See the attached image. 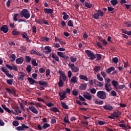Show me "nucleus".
<instances>
[{"label":"nucleus","instance_id":"1","mask_svg":"<svg viewBox=\"0 0 131 131\" xmlns=\"http://www.w3.org/2000/svg\"><path fill=\"white\" fill-rule=\"evenodd\" d=\"M20 16L21 18L24 17L26 19H29L30 18V13L28 10L24 9L20 12Z\"/></svg>","mask_w":131,"mask_h":131},{"label":"nucleus","instance_id":"2","mask_svg":"<svg viewBox=\"0 0 131 131\" xmlns=\"http://www.w3.org/2000/svg\"><path fill=\"white\" fill-rule=\"evenodd\" d=\"M97 97H98L99 99H101V100H106L107 98V96L106 95V92L103 91H98L97 93Z\"/></svg>","mask_w":131,"mask_h":131},{"label":"nucleus","instance_id":"3","mask_svg":"<svg viewBox=\"0 0 131 131\" xmlns=\"http://www.w3.org/2000/svg\"><path fill=\"white\" fill-rule=\"evenodd\" d=\"M85 53L86 54L88 55V57H89L90 60H95L96 59V56L95 55V53L94 52H92L90 50H86L85 51Z\"/></svg>","mask_w":131,"mask_h":131},{"label":"nucleus","instance_id":"4","mask_svg":"<svg viewBox=\"0 0 131 131\" xmlns=\"http://www.w3.org/2000/svg\"><path fill=\"white\" fill-rule=\"evenodd\" d=\"M6 90L9 95H12L13 94L14 97L17 96V92L15 88H12L11 90L9 88H6Z\"/></svg>","mask_w":131,"mask_h":131},{"label":"nucleus","instance_id":"5","mask_svg":"<svg viewBox=\"0 0 131 131\" xmlns=\"http://www.w3.org/2000/svg\"><path fill=\"white\" fill-rule=\"evenodd\" d=\"M68 66L69 67H70L72 72L77 73L78 71H79V68H78V67H75L74 63H69Z\"/></svg>","mask_w":131,"mask_h":131},{"label":"nucleus","instance_id":"6","mask_svg":"<svg viewBox=\"0 0 131 131\" xmlns=\"http://www.w3.org/2000/svg\"><path fill=\"white\" fill-rule=\"evenodd\" d=\"M103 109L106 110V111H112L114 107L111 105V104H107L103 105Z\"/></svg>","mask_w":131,"mask_h":131},{"label":"nucleus","instance_id":"7","mask_svg":"<svg viewBox=\"0 0 131 131\" xmlns=\"http://www.w3.org/2000/svg\"><path fill=\"white\" fill-rule=\"evenodd\" d=\"M1 70H2V72H4V73H5V74H6V75L8 77H9L10 78H13V77H14V76H13V75H12L11 74L9 73V71H7L6 70V69H5V68L2 67L1 68Z\"/></svg>","mask_w":131,"mask_h":131},{"label":"nucleus","instance_id":"8","mask_svg":"<svg viewBox=\"0 0 131 131\" xmlns=\"http://www.w3.org/2000/svg\"><path fill=\"white\" fill-rule=\"evenodd\" d=\"M25 128H29V127L25 125V124H21V126H19L16 128V130L22 131L24 130Z\"/></svg>","mask_w":131,"mask_h":131},{"label":"nucleus","instance_id":"9","mask_svg":"<svg viewBox=\"0 0 131 131\" xmlns=\"http://www.w3.org/2000/svg\"><path fill=\"white\" fill-rule=\"evenodd\" d=\"M26 76V74L23 72H19L18 73V76L17 77V79L18 80H24V77Z\"/></svg>","mask_w":131,"mask_h":131},{"label":"nucleus","instance_id":"10","mask_svg":"<svg viewBox=\"0 0 131 131\" xmlns=\"http://www.w3.org/2000/svg\"><path fill=\"white\" fill-rule=\"evenodd\" d=\"M83 96L86 100H89V101H91V100H92V95H91V93L89 92H86L85 93H84L83 95Z\"/></svg>","mask_w":131,"mask_h":131},{"label":"nucleus","instance_id":"11","mask_svg":"<svg viewBox=\"0 0 131 131\" xmlns=\"http://www.w3.org/2000/svg\"><path fill=\"white\" fill-rule=\"evenodd\" d=\"M114 114H112V116H114L115 117H116V118H118L119 117L120 115H121V112L118 110L117 111H115L113 112Z\"/></svg>","mask_w":131,"mask_h":131},{"label":"nucleus","instance_id":"12","mask_svg":"<svg viewBox=\"0 0 131 131\" xmlns=\"http://www.w3.org/2000/svg\"><path fill=\"white\" fill-rule=\"evenodd\" d=\"M0 30L4 32V33H7L9 31V28L7 25H3L1 27Z\"/></svg>","mask_w":131,"mask_h":131},{"label":"nucleus","instance_id":"13","mask_svg":"<svg viewBox=\"0 0 131 131\" xmlns=\"http://www.w3.org/2000/svg\"><path fill=\"white\" fill-rule=\"evenodd\" d=\"M29 108L30 109V111H31L33 113H34L35 114H37L38 113V111H37L36 107L33 106H29Z\"/></svg>","mask_w":131,"mask_h":131},{"label":"nucleus","instance_id":"14","mask_svg":"<svg viewBox=\"0 0 131 131\" xmlns=\"http://www.w3.org/2000/svg\"><path fill=\"white\" fill-rule=\"evenodd\" d=\"M105 90L106 91V92H111V91H112V87H111V84H105L104 85Z\"/></svg>","mask_w":131,"mask_h":131},{"label":"nucleus","instance_id":"15","mask_svg":"<svg viewBox=\"0 0 131 131\" xmlns=\"http://www.w3.org/2000/svg\"><path fill=\"white\" fill-rule=\"evenodd\" d=\"M44 50L46 51H43V53H45L46 55H48L49 53H51V52H52V48H51L50 46H46Z\"/></svg>","mask_w":131,"mask_h":131},{"label":"nucleus","instance_id":"16","mask_svg":"<svg viewBox=\"0 0 131 131\" xmlns=\"http://www.w3.org/2000/svg\"><path fill=\"white\" fill-rule=\"evenodd\" d=\"M27 79L29 82L30 84L33 85L34 83H38V82L35 81L34 79H33L32 78L28 77Z\"/></svg>","mask_w":131,"mask_h":131},{"label":"nucleus","instance_id":"17","mask_svg":"<svg viewBox=\"0 0 131 131\" xmlns=\"http://www.w3.org/2000/svg\"><path fill=\"white\" fill-rule=\"evenodd\" d=\"M54 10L51 8H44V13L46 14H53Z\"/></svg>","mask_w":131,"mask_h":131},{"label":"nucleus","instance_id":"18","mask_svg":"<svg viewBox=\"0 0 131 131\" xmlns=\"http://www.w3.org/2000/svg\"><path fill=\"white\" fill-rule=\"evenodd\" d=\"M24 62V58L23 57H20L16 59V64H22Z\"/></svg>","mask_w":131,"mask_h":131},{"label":"nucleus","instance_id":"19","mask_svg":"<svg viewBox=\"0 0 131 131\" xmlns=\"http://www.w3.org/2000/svg\"><path fill=\"white\" fill-rule=\"evenodd\" d=\"M58 94L60 96V101H62V100H64V99L66 98V93L59 92Z\"/></svg>","mask_w":131,"mask_h":131},{"label":"nucleus","instance_id":"20","mask_svg":"<svg viewBox=\"0 0 131 131\" xmlns=\"http://www.w3.org/2000/svg\"><path fill=\"white\" fill-rule=\"evenodd\" d=\"M87 85H88V84L86 83H81L80 86H79L80 90L81 91H83L84 90H86Z\"/></svg>","mask_w":131,"mask_h":131},{"label":"nucleus","instance_id":"21","mask_svg":"<svg viewBox=\"0 0 131 131\" xmlns=\"http://www.w3.org/2000/svg\"><path fill=\"white\" fill-rule=\"evenodd\" d=\"M59 79H61V80H62V81L65 82V81H66V80L67 79V77H66V75H65V74L62 73L59 76Z\"/></svg>","mask_w":131,"mask_h":131},{"label":"nucleus","instance_id":"22","mask_svg":"<svg viewBox=\"0 0 131 131\" xmlns=\"http://www.w3.org/2000/svg\"><path fill=\"white\" fill-rule=\"evenodd\" d=\"M79 77L80 79H83V80H85V81H89V78L85 75H80L79 76Z\"/></svg>","mask_w":131,"mask_h":131},{"label":"nucleus","instance_id":"23","mask_svg":"<svg viewBox=\"0 0 131 131\" xmlns=\"http://www.w3.org/2000/svg\"><path fill=\"white\" fill-rule=\"evenodd\" d=\"M52 59H55V61H57V62H60V59L59 58V57L57 56V55L54 54V53H52Z\"/></svg>","mask_w":131,"mask_h":131},{"label":"nucleus","instance_id":"24","mask_svg":"<svg viewBox=\"0 0 131 131\" xmlns=\"http://www.w3.org/2000/svg\"><path fill=\"white\" fill-rule=\"evenodd\" d=\"M20 33H21L20 32L16 31L15 29L13 30L12 31V34L14 36H17V35H19V34H20Z\"/></svg>","mask_w":131,"mask_h":131},{"label":"nucleus","instance_id":"25","mask_svg":"<svg viewBox=\"0 0 131 131\" xmlns=\"http://www.w3.org/2000/svg\"><path fill=\"white\" fill-rule=\"evenodd\" d=\"M38 83L40 84V85H41L42 86H47L48 85V82L44 81H39L38 82Z\"/></svg>","mask_w":131,"mask_h":131},{"label":"nucleus","instance_id":"26","mask_svg":"<svg viewBox=\"0 0 131 131\" xmlns=\"http://www.w3.org/2000/svg\"><path fill=\"white\" fill-rule=\"evenodd\" d=\"M100 15L98 13H95L92 14V17L94 19H96V20H98L100 18Z\"/></svg>","mask_w":131,"mask_h":131},{"label":"nucleus","instance_id":"27","mask_svg":"<svg viewBox=\"0 0 131 131\" xmlns=\"http://www.w3.org/2000/svg\"><path fill=\"white\" fill-rule=\"evenodd\" d=\"M122 33H124V34H127V35H130L131 36V31H127L124 29H122Z\"/></svg>","mask_w":131,"mask_h":131},{"label":"nucleus","instance_id":"28","mask_svg":"<svg viewBox=\"0 0 131 131\" xmlns=\"http://www.w3.org/2000/svg\"><path fill=\"white\" fill-rule=\"evenodd\" d=\"M115 70V68L114 67H111L110 68H108L107 70H106V72L108 74L111 73L112 71H114Z\"/></svg>","mask_w":131,"mask_h":131},{"label":"nucleus","instance_id":"29","mask_svg":"<svg viewBox=\"0 0 131 131\" xmlns=\"http://www.w3.org/2000/svg\"><path fill=\"white\" fill-rule=\"evenodd\" d=\"M62 15H63L62 17L63 20H66L68 19V18H69V15H68L65 12H62Z\"/></svg>","mask_w":131,"mask_h":131},{"label":"nucleus","instance_id":"30","mask_svg":"<svg viewBox=\"0 0 131 131\" xmlns=\"http://www.w3.org/2000/svg\"><path fill=\"white\" fill-rule=\"evenodd\" d=\"M61 106L63 109H66L67 110H68L69 109V106L66 104V103L65 102H61Z\"/></svg>","mask_w":131,"mask_h":131},{"label":"nucleus","instance_id":"31","mask_svg":"<svg viewBox=\"0 0 131 131\" xmlns=\"http://www.w3.org/2000/svg\"><path fill=\"white\" fill-rule=\"evenodd\" d=\"M97 58L96 60L97 61H100V60H101V59H102V55L100 54H98L96 53L95 54V58Z\"/></svg>","mask_w":131,"mask_h":131},{"label":"nucleus","instance_id":"32","mask_svg":"<svg viewBox=\"0 0 131 131\" xmlns=\"http://www.w3.org/2000/svg\"><path fill=\"white\" fill-rule=\"evenodd\" d=\"M96 77L97 79H98V80H99L100 81H103V80H104L103 77H101V75H100V74L99 73L97 74Z\"/></svg>","mask_w":131,"mask_h":131},{"label":"nucleus","instance_id":"33","mask_svg":"<svg viewBox=\"0 0 131 131\" xmlns=\"http://www.w3.org/2000/svg\"><path fill=\"white\" fill-rule=\"evenodd\" d=\"M85 6L86 7V8H88V9H91V8H93V4L89 2H85Z\"/></svg>","mask_w":131,"mask_h":131},{"label":"nucleus","instance_id":"34","mask_svg":"<svg viewBox=\"0 0 131 131\" xmlns=\"http://www.w3.org/2000/svg\"><path fill=\"white\" fill-rule=\"evenodd\" d=\"M111 4H112V5L113 6H116V5L118 4V1L117 0H111L110 1Z\"/></svg>","mask_w":131,"mask_h":131},{"label":"nucleus","instance_id":"35","mask_svg":"<svg viewBox=\"0 0 131 131\" xmlns=\"http://www.w3.org/2000/svg\"><path fill=\"white\" fill-rule=\"evenodd\" d=\"M70 81V82H72V83H75L77 82V80H76V77L74 76V77H72V78L71 79V80Z\"/></svg>","mask_w":131,"mask_h":131},{"label":"nucleus","instance_id":"36","mask_svg":"<svg viewBox=\"0 0 131 131\" xmlns=\"http://www.w3.org/2000/svg\"><path fill=\"white\" fill-rule=\"evenodd\" d=\"M101 70V67L100 66H96L94 68V71L95 72H99Z\"/></svg>","mask_w":131,"mask_h":131},{"label":"nucleus","instance_id":"37","mask_svg":"<svg viewBox=\"0 0 131 131\" xmlns=\"http://www.w3.org/2000/svg\"><path fill=\"white\" fill-rule=\"evenodd\" d=\"M64 82L63 80L59 79V82L58 83V86L59 88H62V86H63V85H64Z\"/></svg>","mask_w":131,"mask_h":131},{"label":"nucleus","instance_id":"38","mask_svg":"<svg viewBox=\"0 0 131 131\" xmlns=\"http://www.w3.org/2000/svg\"><path fill=\"white\" fill-rule=\"evenodd\" d=\"M25 60L26 62L29 63V62H30V61H31V57L29 56H26L25 57Z\"/></svg>","mask_w":131,"mask_h":131},{"label":"nucleus","instance_id":"39","mask_svg":"<svg viewBox=\"0 0 131 131\" xmlns=\"http://www.w3.org/2000/svg\"><path fill=\"white\" fill-rule=\"evenodd\" d=\"M50 111H52L53 112H60L59 109H58V108H57L56 107H53L52 108H51Z\"/></svg>","mask_w":131,"mask_h":131},{"label":"nucleus","instance_id":"40","mask_svg":"<svg viewBox=\"0 0 131 131\" xmlns=\"http://www.w3.org/2000/svg\"><path fill=\"white\" fill-rule=\"evenodd\" d=\"M10 58H11V59H10V62H14L15 60H16V55L15 54H11Z\"/></svg>","mask_w":131,"mask_h":131},{"label":"nucleus","instance_id":"41","mask_svg":"<svg viewBox=\"0 0 131 131\" xmlns=\"http://www.w3.org/2000/svg\"><path fill=\"white\" fill-rule=\"evenodd\" d=\"M57 54L58 56L60 57V58H65V55H64V53H63V52L58 51L57 52Z\"/></svg>","mask_w":131,"mask_h":131},{"label":"nucleus","instance_id":"42","mask_svg":"<svg viewBox=\"0 0 131 131\" xmlns=\"http://www.w3.org/2000/svg\"><path fill=\"white\" fill-rule=\"evenodd\" d=\"M112 83L113 85L114 86V88H115V89L117 88V86L118 85V82H117V81L115 80H113Z\"/></svg>","mask_w":131,"mask_h":131},{"label":"nucleus","instance_id":"43","mask_svg":"<svg viewBox=\"0 0 131 131\" xmlns=\"http://www.w3.org/2000/svg\"><path fill=\"white\" fill-rule=\"evenodd\" d=\"M118 61H119V59L117 57H114L112 58V62L115 64H117Z\"/></svg>","mask_w":131,"mask_h":131},{"label":"nucleus","instance_id":"44","mask_svg":"<svg viewBox=\"0 0 131 131\" xmlns=\"http://www.w3.org/2000/svg\"><path fill=\"white\" fill-rule=\"evenodd\" d=\"M70 58L71 62H72V63H75V62H76V61H77V58H75L73 56H71L70 57Z\"/></svg>","mask_w":131,"mask_h":131},{"label":"nucleus","instance_id":"45","mask_svg":"<svg viewBox=\"0 0 131 131\" xmlns=\"http://www.w3.org/2000/svg\"><path fill=\"white\" fill-rule=\"evenodd\" d=\"M50 126L51 125H50V124L44 123L42 127V128H43V129H46V128H48V127H50Z\"/></svg>","mask_w":131,"mask_h":131},{"label":"nucleus","instance_id":"46","mask_svg":"<svg viewBox=\"0 0 131 131\" xmlns=\"http://www.w3.org/2000/svg\"><path fill=\"white\" fill-rule=\"evenodd\" d=\"M68 26L70 27H73V23L72 22V20H69L68 21Z\"/></svg>","mask_w":131,"mask_h":131},{"label":"nucleus","instance_id":"47","mask_svg":"<svg viewBox=\"0 0 131 131\" xmlns=\"http://www.w3.org/2000/svg\"><path fill=\"white\" fill-rule=\"evenodd\" d=\"M34 106H35V107H37L42 108V106L41 105V104H40V103H39V102H36L34 104Z\"/></svg>","mask_w":131,"mask_h":131},{"label":"nucleus","instance_id":"48","mask_svg":"<svg viewBox=\"0 0 131 131\" xmlns=\"http://www.w3.org/2000/svg\"><path fill=\"white\" fill-rule=\"evenodd\" d=\"M104 86V82H102L100 81L97 82V86H99V88H102Z\"/></svg>","mask_w":131,"mask_h":131},{"label":"nucleus","instance_id":"49","mask_svg":"<svg viewBox=\"0 0 131 131\" xmlns=\"http://www.w3.org/2000/svg\"><path fill=\"white\" fill-rule=\"evenodd\" d=\"M12 124L14 126H18V125H19V122L16 120L13 121L12 122Z\"/></svg>","mask_w":131,"mask_h":131},{"label":"nucleus","instance_id":"50","mask_svg":"<svg viewBox=\"0 0 131 131\" xmlns=\"http://www.w3.org/2000/svg\"><path fill=\"white\" fill-rule=\"evenodd\" d=\"M97 14H99L101 17H103V16H104V13L101 10H97Z\"/></svg>","mask_w":131,"mask_h":131},{"label":"nucleus","instance_id":"51","mask_svg":"<svg viewBox=\"0 0 131 131\" xmlns=\"http://www.w3.org/2000/svg\"><path fill=\"white\" fill-rule=\"evenodd\" d=\"M111 94L113 97H116V96H117V93L114 90H112L111 92Z\"/></svg>","mask_w":131,"mask_h":131},{"label":"nucleus","instance_id":"52","mask_svg":"<svg viewBox=\"0 0 131 131\" xmlns=\"http://www.w3.org/2000/svg\"><path fill=\"white\" fill-rule=\"evenodd\" d=\"M5 110V111L8 112V113H13V114H15V113L13 111H11L8 107H6Z\"/></svg>","mask_w":131,"mask_h":131},{"label":"nucleus","instance_id":"53","mask_svg":"<svg viewBox=\"0 0 131 131\" xmlns=\"http://www.w3.org/2000/svg\"><path fill=\"white\" fill-rule=\"evenodd\" d=\"M7 83L9 84L10 85H12L13 84V80L12 79H7Z\"/></svg>","mask_w":131,"mask_h":131},{"label":"nucleus","instance_id":"54","mask_svg":"<svg viewBox=\"0 0 131 131\" xmlns=\"http://www.w3.org/2000/svg\"><path fill=\"white\" fill-rule=\"evenodd\" d=\"M18 16H19L18 14H14L13 16V20L15 21V22L18 21V18H17V17H18Z\"/></svg>","mask_w":131,"mask_h":131},{"label":"nucleus","instance_id":"55","mask_svg":"<svg viewBox=\"0 0 131 131\" xmlns=\"http://www.w3.org/2000/svg\"><path fill=\"white\" fill-rule=\"evenodd\" d=\"M46 71V70L43 68H40L39 69V72L40 73L42 74L44 73V72Z\"/></svg>","mask_w":131,"mask_h":131},{"label":"nucleus","instance_id":"56","mask_svg":"<svg viewBox=\"0 0 131 131\" xmlns=\"http://www.w3.org/2000/svg\"><path fill=\"white\" fill-rule=\"evenodd\" d=\"M96 92H97V90H96V89L95 88L90 89V93H91V94H96Z\"/></svg>","mask_w":131,"mask_h":131},{"label":"nucleus","instance_id":"57","mask_svg":"<svg viewBox=\"0 0 131 131\" xmlns=\"http://www.w3.org/2000/svg\"><path fill=\"white\" fill-rule=\"evenodd\" d=\"M15 119L16 120H24V118H23V117H18V116H16L15 118Z\"/></svg>","mask_w":131,"mask_h":131},{"label":"nucleus","instance_id":"58","mask_svg":"<svg viewBox=\"0 0 131 131\" xmlns=\"http://www.w3.org/2000/svg\"><path fill=\"white\" fill-rule=\"evenodd\" d=\"M32 64L33 66H37V63H36V60L35 59L32 60Z\"/></svg>","mask_w":131,"mask_h":131},{"label":"nucleus","instance_id":"59","mask_svg":"<svg viewBox=\"0 0 131 131\" xmlns=\"http://www.w3.org/2000/svg\"><path fill=\"white\" fill-rule=\"evenodd\" d=\"M36 53L37 52L34 49H32L30 51L31 55H36Z\"/></svg>","mask_w":131,"mask_h":131},{"label":"nucleus","instance_id":"60","mask_svg":"<svg viewBox=\"0 0 131 131\" xmlns=\"http://www.w3.org/2000/svg\"><path fill=\"white\" fill-rule=\"evenodd\" d=\"M101 42H102V45H103L104 46H107V45H108V42H107L106 39L102 40Z\"/></svg>","mask_w":131,"mask_h":131},{"label":"nucleus","instance_id":"61","mask_svg":"<svg viewBox=\"0 0 131 131\" xmlns=\"http://www.w3.org/2000/svg\"><path fill=\"white\" fill-rule=\"evenodd\" d=\"M130 21L128 22V21H125L124 23L125 25H126L127 26V27H131V24H130Z\"/></svg>","mask_w":131,"mask_h":131},{"label":"nucleus","instance_id":"62","mask_svg":"<svg viewBox=\"0 0 131 131\" xmlns=\"http://www.w3.org/2000/svg\"><path fill=\"white\" fill-rule=\"evenodd\" d=\"M72 95L73 96H77L78 95V92H77V91H75V90H73L72 91Z\"/></svg>","mask_w":131,"mask_h":131},{"label":"nucleus","instance_id":"63","mask_svg":"<svg viewBox=\"0 0 131 131\" xmlns=\"http://www.w3.org/2000/svg\"><path fill=\"white\" fill-rule=\"evenodd\" d=\"M32 29V32H33V33H36V27H35V26H33Z\"/></svg>","mask_w":131,"mask_h":131},{"label":"nucleus","instance_id":"64","mask_svg":"<svg viewBox=\"0 0 131 131\" xmlns=\"http://www.w3.org/2000/svg\"><path fill=\"white\" fill-rule=\"evenodd\" d=\"M98 123L99 125H104V124H105V122L103 121H98Z\"/></svg>","mask_w":131,"mask_h":131}]
</instances>
